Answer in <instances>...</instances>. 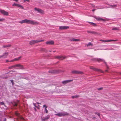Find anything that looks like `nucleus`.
I'll return each instance as SVG.
<instances>
[{
  "label": "nucleus",
  "instance_id": "38",
  "mask_svg": "<svg viewBox=\"0 0 121 121\" xmlns=\"http://www.w3.org/2000/svg\"><path fill=\"white\" fill-rule=\"evenodd\" d=\"M49 72H50V73H55V72H54V71H53V70L51 72H50V71H49Z\"/></svg>",
  "mask_w": 121,
  "mask_h": 121
},
{
  "label": "nucleus",
  "instance_id": "39",
  "mask_svg": "<svg viewBox=\"0 0 121 121\" xmlns=\"http://www.w3.org/2000/svg\"><path fill=\"white\" fill-rule=\"evenodd\" d=\"M14 61H14V59L13 60H12L10 61H9V62H14Z\"/></svg>",
  "mask_w": 121,
  "mask_h": 121
},
{
  "label": "nucleus",
  "instance_id": "29",
  "mask_svg": "<svg viewBox=\"0 0 121 121\" xmlns=\"http://www.w3.org/2000/svg\"><path fill=\"white\" fill-rule=\"evenodd\" d=\"M91 33L95 34H98L97 32L93 31L91 32Z\"/></svg>",
  "mask_w": 121,
  "mask_h": 121
},
{
  "label": "nucleus",
  "instance_id": "50",
  "mask_svg": "<svg viewBox=\"0 0 121 121\" xmlns=\"http://www.w3.org/2000/svg\"><path fill=\"white\" fill-rule=\"evenodd\" d=\"M34 104V106H35V107H36V106H35V104H34H34Z\"/></svg>",
  "mask_w": 121,
  "mask_h": 121
},
{
  "label": "nucleus",
  "instance_id": "9",
  "mask_svg": "<svg viewBox=\"0 0 121 121\" xmlns=\"http://www.w3.org/2000/svg\"><path fill=\"white\" fill-rule=\"evenodd\" d=\"M12 5L14 6L22 8V9H23V7L22 6L17 4L14 3Z\"/></svg>",
  "mask_w": 121,
  "mask_h": 121
},
{
  "label": "nucleus",
  "instance_id": "1",
  "mask_svg": "<svg viewBox=\"0 0 121 121\" xmlns=\"http://www.w3.org/2000/svg\"><path fill=\"white\" fill-rule=\"evenodd\" d=\"M19 23L22 24L24 23H28L31 25H36L39 24L38 22H36L33 20H31L27 19H25L19 22Z\"/></svg>",
  "mask_w": 121,
  "mask_h": 121
},
{
  "label": "nucleus",
  "instance_id": "6",
  "mask_svg": "<svg viewBox=\"0 0 121 121\" xmlns=\"http://www.w3.org/2000/svg\"><path fill=\"white\" fill-rule=\"evenodd\" d=\"M0 12L4 15L8 16V13L7 12L5 11L4 10H0Z\"/></svg>",
  "mask_w": 121,
  "mask_h": 121
},
{
  "label": "nucleus",
  "instance_id": "12",
  "mask_svg": "<svg viewBox=\"0 0 121 121\" xmlns=\"http://www.w3.org/2000/svg\"><path fill=\"white\" fill-rule=\"evenodd\" d=\"M98 21L102 20L103 21H104L105 20L104 19H103L99 17H94Z\"/></svg>",
  "mask_w": 121,
  "mask_h": 121
},
{
  "label": "nucleus",
  "instance_id": "24",
  "mask_svg": "<svg viewBox=\"0 0 121 121\" xmlns=\"http://www.w3.org/2000/svg\"><path fill=\"white\" fill-rule=\"evenodd\" d=\"M36 40L37 43L41 42H43L44 41V40Z\"/></svg>",
  "mask_w": 121,
  "mask_h": 121
},
{
  "label": "nucleus",
  "instance_id": "13",
  "mask_svg": "<svg viewBox=\"0 0 121 121\" xmlns=\"http://www.w3.org/2000/svg\"><path fill=\"white\" fill-rule=\"evenodd\" d=\"M69 40L73 42H76L80 41L79 39H76L74 38L70 39Z\"/></svg>",
  "mask_w": 121,
  "mask_h": 121
},
{
  "label": "nucleus",
  "instance_id": "34",
  "mask_svg": "<svg viewBox=\"0 0 121 121\" xmlns=\"http://www.w3.org/2000/svg\"><path fill=\"white\" fill-rule=\"evenodd\" d=\"M91 45V43H89L87 44V46H90Z\"/></svg>",
  "mask_w": 121,
  "mask_h": 121
},
{
  "label": "nucleus",
  "instance_id": "42",
  "mask_svg": "<svg viewBox=\"0 0 121 121\" xmlns=\"http://www.w3.org/2000/svg\"><path fill=\"white\" fill-rule=\"evenodd\" d=\"M42 120L43 121H45V119L44 118H42Z\"/></svg>",
  "mask_w": 121,
  "mask_h": 121
},
{
  "label": "nucleus",
  "instance_id": "47",
  "mask_svg": "<svg viewBox=\"0 0 121 121\" xmlns=\"http://www.w3.org/2000/svg\"><path fill=\"white\" fill-rule=\"evenodd\" d=\"M19 102V101L18 100H17V102L16 103H18Z\"/></svg>",
  "mask_w": 121,
  "mask_h": 121
},
{
  "label": "nucleus",
  "instance_id": "43",
  "mask_svg": "<svg viewBox=\"0 0 121 121\" xmlns=\"http://www.w3.org/2000/svg\"><path fill=\"white\" fill-rule=\"evenodd\" d=\"M102 88H99L98 89V90H102Z\"/></svg>",
  "mask_w": 121,
  "mask_h": 121
},
{
  "label": "nucleus",
  "instance_id": "52",
  "mask_svg": "<svg viewBox=\"0 0 121 121\" xmlns=\"http://www.w3.org/2000/svg\"><path fill=\"white\" fill-rule=\"evenodd\" d=\"M53 52H56V51H53Z\"/></svg>",
  "mask_w": 121,
  "mask_h": 121
},
{
  "label": "nucleus",
  "instance_id": "36",
  "mask_svg": "<svg viewBox=\"0 0 121 121\" xmlns=\"http://www.w3.org/2000/svg\"><path fill=\"white\" fill-rule=\"evenodd\" d=\"M95 114L98 115L99 117H100V114L98 113H95Z\"/></svg>",
  "mask_w": 121,
  "mask_h": 121
},
{
  "label": "nucleus",
  "instance_id": "32",
  "mask_svg": "<svg viewBox=\"0 0 121 121\" xmlns=\"http://www.w3.org/2000/svg\"><path fill=\"white\" fill-rule=\"evenodd\" d=\"M49 118V117H46L45 118H44L45 119V120H47Z\"/></svg>",
  "mask_w": 121,
  "mask_h": 121
},
{
  "label": "nucleus",
  "instance_id": "49",
  "mask_svg": "<svg viewBox=\"0 0 121 121\" xmlns=\"http://www.w3.org/2000/svg\"><path fill=\"white\" fill-rule=\"evenodd\" d=\"M13 0L14 1H18V0Z\"/></svg>",
  "mask_w": 121,
  "mask_h": 121
},
{
  "label": "nucleus",
  "instance_id": "20",
  "mask_svg": "<svg viewBox=\"0 0 121 121\" xmlns=\"http://www.w3.org/2000/svg\"><path fill=\"white\" fill-rule=\"evenodd\" d=\"M70 80H66V81H63L62 82V83L63 84H66L69 82H70Z\"/></svg>",
  "mask_w": 121,
  "mask_h": 121
},
{
  "label": "nucleus",
  "instance_id": "10",
  "mask_svg": "<svg viewBox=\"0 0 121 121\" xmlns=\"http://www.w3.org/2000/svg\"><path fill=\"white\" fill-rule=\"evenodd\" d=\"M90 69H92L93 70L95 71H98L99 72H102V71L100 69H96V68H95L93 67H90Z\"/></svg>",
  "mask_w": 121,
  "mask_h": 121
},
{
  "label": "nucleus",
  "instance_id": "35",
  "mask_svg": "<svg viewBox=\"0 0 121 121\" xmlns=\"http://www.w3.org/2000/svg\"><path fill=\"white\" fill-rule=\"evenodd\" d=\"M13 68H14V67H13V65L12 66L9 67V69H12Z\"/></svg>",
  "mask_w": 121,
  "mask_h": 121
},
{
  "label": "nucleus",
  "instance_id": "16",
  "mask_svg": "<svg viewBox=\"0 0 121 121\" xmlns=\"http://www.w3.org/2000/svg\"><path fill=\"white\" fill-rule=\"evenodd\" d=\"M45 108L44 110L45 111V112L46 113H47L48 112V110L47 109V106L46 105H43V108Z\"/></svg>",
  "mask_w": 121,
  "mask_h": 121
},
{
  "label": "nucleus",
  "instance_id": "48",
  "mask_svg": "<svg viewBox=\"0 0 121 121\" xmlns=\"http://www.w3.org/2000/svg\"><path fill=\"white\" fill-rule=\"evenodd\" d=\"M113 6V7H116V6L115 5H113V6Z\"/></svg>",
  "mask_w": 121,
  "mask_h": 121
},
{
  "label": "nucleus",
  "instance_id": "3",
  "mask_svg": "<svg viewBox=\"0 0 121 121\" xmlns=\"http://www.w3.org/2000/svg\"><path fill=\"white\" fill-rule=\"evenodd\" d=\"M66 57L65 56H57L55 57L56 59H57L59 60H62L66 58Z\"/></svg>",
  "mask_w": 121,
  "mask_h": 121
},
{
  "label": "nucleus",
  "instance_id": "22",
  "mask_svg": "<svg viewBox=\"0 0 121 121\" xmlns=\"http://www.w3.org/2000/svg\"><path fill=\"white\" fill-rule=\"evenodd\" d=\"M20 64H16L13 65V67H14V68H15L16 67H19L20 66Z\"/></svg>",
  "mask_w": 121,
  "mask_h": 121
},
{
  "label": "nucleus",
  "instance_id": "37",
  "mask_svg": "<svg viewBox=\"0 0 121 121\" xmlns=\"http://www.w3.org/2000/svg\"><path fill=\"white\" fill-rule=\"evenodd\" d=\"M0 104L1 105H4V103H3V102H0Z\"/></svg>",
  "mask_w": 121,
  "mask_h": 121
},
{
  "label": "nucleus",
  "instance_id": "21",
  "mask_svg": "<svg viewBox=\"0 0 121 121\" xmlns=\"http://www.w3.org/2000/svg\"><path fill=\"white\" fill-rule=\"evenodd\" d=\"M19 68L18 69H24L23 66L20 64Z\"/></svg>",
  "mask_w": 121,
  "mask_h": 121
},
{
  "label": "nucleus",
  "instance_id": "54",
  "mask_svg": "<svg viewBox=\"0 0 121 121\" xmlns=\"http://www.w3.org/2000/svg\"><path fill=\"white\" fill-rule=\"evenodd\" d=\"M37 103V104H39V103H38V102Z\"/></svg>",
  "mask_w": 121,
  "mask_h": 121
},
{
  "label": "nucleus",
  "instance_id": "44",
  "mask_svg": "<svg viewBox=\"0 0 121 121\" xmlns=\"http://www.w3.org/2000/svg\"><path fill=\"white\" fill-rule=\"evenodd\" d=\"M21 120H24V118H23L22 117H21Z\"/></svg>",
  "mask_w": 121,
  "mask_h": 121
},
{
  "label": "nucleus",
  "instance_id": "14",
  "mask_svg": "<svg viewBox=\"0 0 121 121\" xmlns=\"http://www.w3.org/2000/svg\"><path fill=\"white\" fill-rule=\"evenodd\" d=\"M35 43H37L36 40H32L30 42L29 44L30 45H33Z\"/></svg>",
  "mask_w": 121,
  "mask_h": 121
},
{
  "label": "nucleus",
  "instance_id": "7",
  "mask_svg": "<svg viewBox=\"0 0 121 121\" xmlns=\"http://www.w3.org/2000/svg\"><path fill=\"white\" fill-rule=\"evenodd\" d=\"M69 27L66 26H59V29L60 30H65L68 29Z\"/></svg>",
  "mask_w": 121,
  "mask_h": 121
},
{
  "label": "nucleus",
  "instance_id": "25",
  "mask_svg": "<svg viewBox=\"0 0 121 121\" xmlns=\"http://www.w3.org/2000/svg\"><path fill=\"white\" fill-rule=\"evenodd\" d=\"M41 50L42 51L47 52V51L46 49L44 48H42L41 49Z\"/></svg>",
  "mask_w": 121,
  "mask_h": 121
},
{
  "label": "nucleus",
  "instance_id": "51",
  "mask_svg": "<svg viewBox=\"0 0 121 121\" xmlns=\"http://www.w3.org/2000/svg\"><path fill=\"white\" fill-rule=\"evenodd\" d=\"M95 10V9H93V10H92V11H94Z\"/></svg>",
  "mask_w": 121,
  "mask_h": 121
},
{
  "label": "nucleus",
  "instance_id": "4",
  "mask_svg": "<svg viewBox=\"0 0 121 121\" xmlns=\"http://www.w3.org/2000/svg\"><path fill=\"white\" fill-rule=\"evenodd\" d=\"M71 73L72 74H82L83 73V72L79 71L74 70L72 71Z\"/></svg>",
  "mask_w": 121,
  "mask_h": 121
},
{
  "label": "nucleus",
  "instance_id": "30",
  "mask_svg": "<svg viewBox=\"0 0 121 121\" xmlns=\"http://www.w3.org/2000/svg\"><path fill=\"white\" fill-rule=\"evenodd\" d=\"M11 82L12 83V85H13L14 84V83L13 82V80H10Z\"/></svg>",
  "mask_w": 121,
  "mask_h": 121
},
{
  "label": "nucleus",
  "instance_id": "28",
  "mask_svg": "<svg viewBox=\"0 0 121 121\" xmlns=\"http://www.w3.org/2000/svg\"><path fill=\"white\" fill-rule=\"evenodd\" d=\"M117 40H107V42H111L112 41H117Z\"/></svg>",
  "mask_w": 121,
  "mask_h": 121
},
{
  "label": "nucleus",
  "instance_id": "40",
  "mask_svg": "<svg viewBox=\"0 0 121 121\" xmlns=\"http://www.w3.org/2000/svg\"><path fill=\"white\" fill-rule=\"evenodd\" d=\"M92 32V31H87V32L88 33H91V32Z\"/></svg>",
  "mask_w": 121,
  "mask_h": 121
},
{
  "label": "nucleus",
  "instance_id": "45",
  "mask_svg": "<svg viewBox=\"0 0 121 121\" xmlns=\"http://www.w3.org/2000/svg\"><path fill=\"white\" fill-rule=\"evenodd\" d=\"M6 62H9V61L8 60H6Z\"/></svg>",
  "mask_w": 121,
  "mask_h": 121
},
{
  "label": "nucleus",
  "instance_id": "41",
  "mask_svg": "<svg viewBox=\"0 0 121 121\" xmlns=\"http://www.w3.org/2000/svg\"><path fill=\"white\" fill-rule=\"evenodd\" d=\"M26 1L27 2H30V0H24V2H25Z\"/></svg>",
  "mask_w": 121,
  "mask_h": 121
},
{
  "label": "nucleus",
  "instance_id": "26",
  "mask_svg": "<svg viewBox=\"0 0 121 121\" xmlns=\"http://www.w3.org/2000/svg\"><path fill=\"white\" fill-rule=\"evenodd\" d=\"M79 97V95H75L74 96H72V98L73 99L74 98H78Z\"/></svg>",
  "mask_w": 121,
  "mask_h": 121
},
{
  "label": "nucleus",
  "instance_id": "17",
  "mask_svg": "<svg viewBox=\"0 0 121 121\" xmlns=\"http://www.w3.org/2000/svg\"><path fill=\"white\" fill-rule=\"evenodd\" d=\"M88 22L91 25H92L93 26H96L97 25L96 24L92 22Z\"/></svg>",
  "mask_w": 121,
  "mask_h": 121
},
{
  "label": "nucleus",
  "instance_id": "23",
  "mask_svg": "<svg viewBox=\"0 0 121 121\" xmlns=\"http://www.w3.org/2000/svg\"><path fill=\"white\" fill-rule=\"evenodd\" d=\"M13 104L15 106H17V104L16 102H14L13 103Z\"/></svg>",
  "mask_w": 121,
  "mask_h": 121
},
{
  "label": "nucleus",
  "instance_id": "55",
  "mask_svg": "<svg viewBox=\"0 0 121 121\" xmlns=\"http://www.w3.org/2000/svg\"><path fill=\"white\" fill-rule=\"evenodd\" d=\"M120 74H121V73H120Z\"/></svg>",
  "mask_w": 121,
  "mask_h": 121
},
{
  "label": "nucleus",
  "instance_id": "11",
  "mask_svg": "<svg viewBox=\"0 0 121 121\" xmlns=\"http://www.w3.org/2000/svg\"><path fill=\"white\" fill-rule=\"evenodd\" d=\"M54 42L53 41H47L46 42V44L48 45H53L54 44Z\"/></svg>",
  "mask_w": 121,
  "mask_h": 121
},
{
  "label": "nucleus",
  "instance_id": "18",
  "mask_svg": "<svg viewBox=\"0 0 121 121\" xmlns=\"http://www.w3.org/2000/svg\"><path fill=\"white\" fill-rule=\"evenodd\" d=\"M22 57V56H20L18 58H15L14 59V61H18Z\"/></svg>",
  "mask_w": 121,
  "mask_h": 121
},
{
  "label": "nucleus",
  "instance_id": "33",
  "mask_svg": "<svg viewBox=\"0 0 121 121\" xmlns=\"http://www.w3.org/2000/svg\"><path fill=\"white\" fill-rule=\"evenodd\" d=\"M5 20V19L4 18H1L0 19V21H3L4 20Z\"/></svg>",
  "mask_w": 121,
  "mask_h": 121
},
{
  "label": "nucleus",
  "instance_id": "19",
  "mask_svg": "<svg viewBox=\"0 0 121 121\" xmlns=\"http://www.w3.org/2000/svg\"><path fill=\"white\" fill-rule=\"evenodd\" d=\"M11 45L10 44H9V45H4L2 48H6L7 47H11Z\"/></svg>",
  "mask_w": 121,
  "mask_h": 121
},
{
  "label": "nucleus",
  "instance_id": "8",
  "mask_svg": "<svg viewBox=\"0 0 121 121\" xmlns=\"http://www.w3.org/2000/svg\"><path fill=\"white\" fill-rule=\"evenodd\" d=\"M97 61H98L99 62H104V63L105 64H106V66L107 67V69L108 68V65H106V63L105 61L104 60H103V59H97Z\"/></svg>",
  "mask_w": 121,
  "mask_h": 121
},
{
  "label": "nucleus",
  "instance_id": "53",
  "mask_svg": "<svg viewBox=\"0 0 121 121\" xmlns=\"http://www.w3.org/2000/svg\"><path fill=\"white\" fill-rule=\"evenodd\" d=\"M108 71V70H105V71L106 72H107Z\"/></svg>",
  "mask_w": 121,
  "mask_h": 121
},
{
  "label": "nucleus",
  "instance_id": "5",
  "mask_svg": "<svg viewBox=\"0 0 121 121\" xmlns=\"http://www.w3.org/2000/svg\"><path fill=\"white\" fill-rule=\"evenodd\" d=\"M34 10L35 11H37L38 12L40 13L44 14V11L41 9L35 8H34Z\"/></svg>",
  "mask_w": 121,
  "mask_h": 121
},
{
  "label": "nucleus",
  "instance_id": "27",
  "mask_svg": "<svg viewBox=\"0 0 121 121\" xmlns=\"http://www.w3.org/2000/svg\"><path fill=\"white\" fill-rule=\"evenodd\" d=\"M119 29V28L117 27H115L112 29V30H118Z\"/></svg>",
  "mask_w": 121,
  "mask_h": 121
},
{
  "label": "nucleus",
  "instance_id": "2",
  "mask_svg": "<svg viewBox=\"0 0 121 121\" xmlns=\"http://www.w3.org/2000/svg\"><path fill=\"white\" fill-rule=\"evenodd\" d=\"M55 115L59 117H64L68 115V113L65 112H59L57 113Z\"/></svg>",
  "mask_w": 121,
  "mask_h": 121
},
{
  "label": "nucleus",
  "instance_id": "15",
  "mask_svg": "<svg viewBox=\"0 0 121 121\" xmlns=\"http://www.w3.org/2000/svg\"><path fill=\"white\" fill-rule=\"evenodd\" d=\"M8 55V52H5L3 55V58H6L7 57V56Z\"/></svg>",
  "mask_w": 121,
  "mask_h": 121
},
{
  "label": "nucleus",
  "instance_id": "31",
  "mask_svg": "<svg viewBox=\"0 0 121 121\" xmlns=\"http://www.w3.org/2000/svg\"><path fill=\"white\" fill-rule=\"evenodd\" d=\"M99 41L103 42H107V40H100Z\"/></svg>",
  "mask_w": 121,
  "mask_h": 121
},
{
  "label": "nucleus",
  "instance_id": "46",
  "mask_svg": "<svg viewBox=\"0 0 121 121\" xmlns=\"http://www.w3.org/2000/svg\"><path fill=\"white\" fill-rule=\"evenodd\" d=\"M2 57H3V55L2 56H0V58H1Z\"/></svg>",
  "mask_w": 121,
  "mask_h": 121
}]
</instances>
